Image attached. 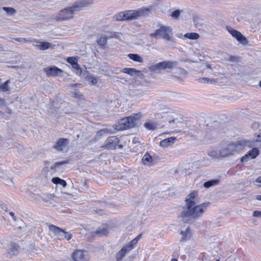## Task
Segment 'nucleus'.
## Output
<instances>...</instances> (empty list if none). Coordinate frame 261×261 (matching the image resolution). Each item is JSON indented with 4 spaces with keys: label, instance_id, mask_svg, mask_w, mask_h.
<instances>
[{
    "label": "nucleus",
    "instance_id": "bb28decb",
    "mask_svg": "<svg viewBox=\"0 0 261 261\" xmlns=\"http://www.w3.org/2000/svg\"><path fill=\"white\" fill-rule=\"evenodd\" d=\"M97 44L101 46H103L107 44V37L106 35H100L97 39Z\"/></svg>",
    "mask_w": 261,
    "mask_h": 261
},
{
    "label": "nucleus",
    "instance_id": "a18cd8bd",
    "mask_svg": "<svg viewBox=\"0 0 261 261\" xmlns=\"http://www.w3.org/2000/svg\"><path fill=\"white\" fill-rule=\"evenodd\" d=\"M111 37L116 38H118L119 37V36L118 33H113L112 35H111Z\"/></svg>",
    "mask_w": 261,
    "mask_h": 261
},
{
    "label": "nucleus",
    "instance_id": "393cba45",
    "mask_svg": "<svg viewBox=\"0 0 261 261\" xmlns=\"http://www.w3.org/2000/svg\"><path fill=\"white\" fill-rule=\"evenodd\" d=\"M128 252L124 247L119 250L116 254V258L117 260L120 261L125 255L126 253Z\"/></svg>",
    "mask_w": 261,
    "mask_h": 261
},
{
    "label": "nucleus",
    "instance_id": "473e14b6",
    "mask_svg": "<svg viewBox=\"0 0 261 261\" xmlns=\"http://www.w3.org/2000/svg\"><path fill=\"white\" fill-rule=\"evenodd\" d=\"M9 81H6L3 85H0V91L3 92H8L10 90L9 86Z\"/></svg>",
    "mask_w": 261,
    "mask_h": 261
},
{
    "label": "nucleus",
    "instance_id": "052dcab7",
    "mask_svg": "<svg viewBox=\"0 0 261 261\" xmlns=\"http://www.w3.org/2000/svg\"><path fill=\"white\" fill-rule=\"evenodd\" d=\"M171 261H177V260L175 258H173Z\"/></svg>",
    "mask_w": 261,
    "mask_h": 261
},
{
    "label": "nucleus",
    "instance_id": "6e6552de",
    "mask_svg": "<svg viewBox=\"0 0 261 261\" xmlns=\"http://www.w3.org/2000/svg\"><path fill=\"white\" fill-rule=\"evenodd\" d=\"M48 228L49 231L54 233L59 239H66L68 241L72 238V234L70 233L69 232L65 231L64 230L55 225H49Z\"/></svg>",
    "mask_w": 261,
    "mask_h": 261
},
{
    "label": "nucleus",
    "instance_id": "20e7f679",
    "mask_svg": "<svg viewBox=\"0 0 261 261\" xmlns=\"http://www.w3.org/2000/svg\"><path fill=\"white\" fill-rule=\"evenodd\" d=\"M245 147H251V143L245 140H238L228 144L220 151L219 154L222 157H225L241 150Z\"/></svg>",
    "mask_w": 261,
    "mask_h": 261
},
{
    "label": "nucleus",
    "instance_id": "412c9836",
    "mask_svg": "<svg viewBox=\"0 0 261 261\" xmlns=\"http://www.w3.org/2000/svg\"><path fill=\"white\" fill-rule=\"evenodd\" d=\"M138 236L137 238L133 239L132 241L129 242L127 244H126L125 245H124L123 247L125 248V249L128 251H129L132 249H133L136 244L138 242Z\"/></svg>",
    "mask_w": 261,
    "mask_h": 261
},
{
    "label": "nucleus",
    "instance_id": "69168bd1",
    "mask_svg": "<svg viewBox=\"0 0 261 261\" xmlns=\"http://www.w3.org/2000/svg\"><path fill=\"white\" fill-rule=\"evenodd\" d=\"M216 261H219V259H217V260H216Z\"/></svg>",
    "mask_w": 261,
    "mask_h": 261
},
{
    "label": "nucleus",
    "instance_id": "f8f14e48",
    "mask_svg": "<svg viewBox=\"0 0 261 261\" xmlns=\"http://www.w3.org/2000/svg\"><path fill=\"white\" fill-rule=\"evenodd\" d=\"M44 72L48 77L61 76L63 71L56 66H50L43 69Z\"/></svg>",
    "mask_w": 261,
    "mask_h": 261
},
{
    "label": "nucleus",
    "instance_id": "a19ab883",
    "mask_svg": "<svg viewBox=\"0 0 261 261\" xmlns=\"http://www.w3.org/2000/svg\"><path fill=\"white\" fill-rule=\"evenodd\" d=\"M210 81V79L207 77H203L199 79V82L202 83H209Z\"/></svg>",
    "mask_w": 261,
    "mask_h": 261
},
{
    "label": "nucleus",
    "instance_id": "37998d69",
    "mask_svg": "<svg viewBox=\"0 0 261 261\" xmlns=\"http://www.w3.org/2000/svg\"><path fill=\"white\" fill-rule=\"evenodd\" d=\"M253 216L261 218V212L257 211L253 212Z\"/></svg>",
    "mask_w": 261,
    "mask_h": 261
},
{
    "label": "nucleus",
    "instance_id": "2eb2a0df",
    "mask_svg": "<svg viewBox=\"0 0 261 261\" xmlns=\"http://www.w3.org/2000/svg\"><path fill=\"white\" fill-rule=\"evenodd\" d=\"M197 198V193L193 192L190 193L187 197L186 200V206L185 207H189V206L196 204V200Z\"/></svg>",
    "mask_w": 261,
    "mask_h": 261
},
{
    "label": "nucleus",
    "instance_id": "9b49d317",
    "mask_svg": "<svg viewBox=\"0 0 261 261\" xmlns=\"http://www.w3.org/2000/svg\"><path fill=\"white\" fill-rule=\"evenodd\" d=\"M226 29L231 35L235 38L241 44L246 45L248 43V42L247 38L240 32L233 29L230 27H227Z\"/></svg>",
    "mask_w": 261,
    "mask_h": 261
},
{
    "label": "nucleus",
    "instance_id": "5fc2aeb1",
    "mask_svg": "<svg viewBox=\"0 0 261 261\" xmlns=\"http://www.w3.org/2000/svg\"><path fill=\"white\" fill-rule=\"evenodd\" d=\"M206 66L208 68L212 69L211 66L208 64H206Z\"/></svg>",
    "mask_w": 261,
    "mask_h": 261
},
{
    "label": "nucleus",
    "instance_id": "3c124183",
    "mask_svg": "<svg viewBox=\"0 0 261 261\" xmlns=\"http://www.w3.org/2000/svg\"><path fill=\"white\" fill-rule=\"evenodd\" d=\"M256 181L259 183H261V176L258 177L256 178Z\"/></svg>",
    "mask_w": 261,
    "mask_h": 261
},
{
    "label": "nucleus",
    "instance_id": "e2e57ef3",
    "mask_svg": "<svg viewBox=\"0 0 261 261\" xmlns=\"http://www.w3.org/2000/svg\"><path fill=\"white\" fill-rule=\"evenodd\" d=\"M259 86L261 87V81L259 82Z\"/></svg>",
    "mask_w": 261,
    "mask_h": 261
},
{
    "label": "nucleus",
    "instance_id": "1a4fd4ad",
    "mask_svg": "<svg viewBox=\"0 0 261 261\" xmlns=\"http://www.w3.org/2000/svg\"><path fill=\"white\" fill-rule=\"evenodd\" d=\"M119 140L116 136H112L108 138L106 141V143L101 146V148H105L107 149H115L118 147L122 148L123 146L119 144Z\"/></svg>",
    "mask_w": 261,
    "mask_h": 261
},
{
    "label": "nucleus",
    "instance_id": "8fccbe9b",
    "mask_svg": "<svg viewBox=\"0 0 261 261\" xmlns=\"http://www.w3.org/2000/svg\"><path fill=\"white\" fill-rule=\"evenodd\" d=\"M216 82H217L216 80L215 79H210V81L209 82V83H212V84L216 83Z\"/></svg>",
    "mask_w": 261,
    "mask_h": 261
},
{
    "label": "nucleus",
    "instance_id": "2f4dec72",
    "mask_svg": "<svg viewBox=\"0 0 261 261\" xmlns=\"http://www.w3.org/2000/svg\"><path fill=\"white\" fill-rule=\"evenodd\" d=\"M55 197L54 194H42L41 196V198L42 201L46 203H48L50 202V200H51Z\"/></svg>",
    "mask_w": 261,
    "mask_h": 261
},
{
    "label": "nucleus",
    "instance_id": "a211bd4d",
    "mask_svg": "<svg viewBox=\"0 0 261 261\" xmlns=\"http://www.w3.org/2000/svg\"><path fill=\"white\" fill-rule=\"evenodd\" d=\"M121 72L126 73L130 76H138L141 74L140 70H137L134 68H123Z\"/></svg>",
    "mask_w": 261,
    "mask_h": 261
},
{
    "label": "nucleus",
    "instance_id": "bf43d9fd",
    "mask_svg": "<svg viewBox=\"0 0 261 261\" xmlns=\"http://www.w3.org/2000/svg\"><path fill=\"white\" fill-rule=\"evenodd\" d=\"M173 122H174V120H170L169 121V123H173Z\"/></svg>",
    "mask_w": 261,
    "mask_h": 261
},
{
    "label": "nucleus",
    "instance_id": "cd10ccee",
    "mask_svg": "<svg viewBox=\"0 0 261 261\" xmlns=\"http://www.w3.org/2000/svg\"><path fill=\"white\" fill-rule=\"evenodd\" d=\"M13 40L22 44L28 42H37V40L32 39L31 38L26 39L24 38H14Z\"/></svg>",
    "mask_w": 261,
    "mask_h": 261
},
{
    "label": "nucleus",
    "instance_id": "0eeeda50",
    "mask_svg": "<svg viewBox=\"0 0 261 261\" xmlns=\"http://www.w3.org/2000/svg\"><path fill=\"white\" fill-rule=\"evenodd\" d=\"M176 64V62L170 61H163L150 66L149 70L151 71L158 72L162 70L171 69L175 67Z\"/></svg>",
    "mask_w": 261,
    "mask_h": 261
},
{
    "label": "nucleus",
    "instance_id": "58836bf2",
    "mask_svg": "<svg viewBox=\"0 0 261 261\" xmlns=\"http://www.w3.org/2000/svg\"><path fill=\"white\" fill-rule=\"evenodd\" d=\"M66 61L72 66L77 62V59L74 57H68Z\"/></svg>",
    "mask_w": 261,
    "mask_h": 261
},
{
    "label": "nucleus",
    "instance_id": "f3484780",
    "mask_svg": "<svg viewBox=\"0 0 261 261\" xmlns=\"http://www.w3.org/2000/svg\"><path fill=\"white\" fill-rule=\"evenodd\" d=\"M36 42L39 43V44L35 45V46L41 50H44L49 48H53L54 47V44L47 42H39L38 40H37V42Z\"/></svg>",
    "mask_w": 261,
    "mask_h": 261
},
{
    "label": "nucleus",
    "instance_id": "4c0bfd02",
    "mask_svg": "<svg viewBox=\"0 0 261 261\" xmlns=\"http://www.w3.org/2000/svg\"><path fill=\"white\" fill-rule=\"evenodd\" d=\"M181 11L179 10H175L171 13L170 16L175 19H177L180 15Z\"/></svg>",
    "mask_w": 261,
    "mask_h": 261
},
{
    "label": "nucleus",
    "instance_id": "b1692460",
    "mask_svg": "<svg viewBox=\"0 0 261 261\" xmlns=\"http://www.w3.org/2000/svg\"><path fill=\"white\" fill-rule=\"evenodd\" d=\"M128 57L130 59L139 63L144 62L143 58L138 54H129L128 55Z\"/></svg>",
    "mask_w": 261,
    "mask_h": 261
},
{
    "label": "nucleus",
    "instance_id": "680f3d73",
    "mask_svg": "<svg viewBox=\"0 0 261 261\" xmlns=\"http://www.w3.org/2000/svg\"><path fill=\"white\" fill-rule=\"evenodd\" d=\"M12 68H17V66H13L11 67Z\"/></svg>",
    "mask_w": 261,
    "mask_h": 261
},
{
    "label": "nucleus",
    "instance_id": "423d86ee",
    "mask_svg": "<svg viewBox=\"0 0 261 261\" xmlns=\"http://www.w3.org/2000/svg\"><path fill=\"white\" fill-rule=\"evenodd\" d=\"M173 33L170 28L162 26L154 33L150 34L151 37H160L166 41H171L172 39Z\"/></svg>",
    "mask_w": 261,
    "mask_h": 261
},
{
    "label": "nucleus",
    "instance_id": "ea45409f",
    "mask_svg": "<svg viewBox=\"0 0 261 261\" xmlns=\"http://www.w3.org/2000/svg\"><path fill=\"white\" fill-rule=\"evenodd\" d=\"M255 136V141L258 142H261V132H259L257 134H256Z\"/></svg>",
    "mask_w": 261,
    "mask_h": 261
},
{
    "label": "nucleus",
    "instance_id": "dca6fc26",
    "mask_svg": "<svg viewBox=\"0 0 261 261\" xmlns=\"http://www.w3.org/2000/svg\"><path fill=\"white\" fill-rule=\"evenodd\" d=\"M176 140V138L174 137L168 138L161 141L160 142V146L163 148L169 147L174 143Z\"/></svg>",
    "mask_w": 261,
    "mask_h": 261
},
{
    "label": "nucleus",
    "instance_id": "603ef678",
    "mask_svg": "<svg viewBox=\"0 0 261 261\" xmlns=\"http://www.w3.org/2000/svg\"><path fill=\"white\" fill-rule=\"evenodd\" d=\"M256 199L258 200L261 201V195H256Z\"/></svg>",
    "mask_w": 261,
    "mask_h": 261
},
{
    "label": "nucleus",
    "instance_id": "e433bc0d",
    "mask_svg": "<svg viewBox=\"0 0 261 261\" xmlns=\"http://www.w3.org/2000/svg\"><path fill=\"white\" fill-rule=\"evenodd\" d=\"M160 110L162 111V113L163 114H167L171 110V109L165 105H162L160 107Z\"/></svg>",
    "mask_w": 261,
    "mask_h": 261
},
{
    "label": "nucleus",
    "instance_id": "49530a36",
    "mask_svg": "<svg viewBox=\"0 0 261 261\" xmlns=\"http://www.w3.org/2000/svg\"><path fill=\"white\" fill-rule=\"evenodd\" d=\"M1 208L5 211L7 209V205L5 203H2L1 204Z\"/></svg>",
    "mask_w": 261,
    "mask_h": 261
},
{
    "label": "nucleus",
    "instance_id": "09e8293b",
    "mask_svg": "<svg viewBox=\"0 0 261 261\" xmlns=\"http://www.w3.org/2000/svg\"><path fill=\"white\" fill-rule=\"evenodd\" d=\"M4 99L0 97V106L4 105Z\"/></svg>",
    "mask_w": 261,
    "mask_h": 261
},
{
    "label": "nucleus",
    "instance_id": "4d7b16f0",
    "mask_svg": "<svg viewBox=\"0 0 261 261\" xmlns=\"http://www.w3.org/2000/svg\"><path fill=\"white\" fill-rule=\"evenodd\" d=\"M205 137L206 138H208V139H210V138H211L210 136L209 135H208V134L205 135Z\"/></svg>",
    "mask_w": 261,
    "mask_h": 261
},
{
    "label": "nucleus",
    "instance_id": "7c9ffc66",
    "mask_svg": "<svg viewBox=\"0 0 261 261\" xmlns=\"http://www.w3.org/2000/svg\"><path fill=\"white\" fill-rule=\"evenodd\" d=\"M86 80L90 85L94 86L97 84L98 79L91 75H88L86 76Z\"/></svg>",
    "mask_w": 261,
    "mask_h": 261
},
{
    "label": "nucleus",
    "instance_id": "6ab92c4d",
    "mask_svg": "<svg viewBox=\"0 0 261 261\" xmlns=\"http://www.w3.org/2000/svg\"><path fill=\"white\" fill-rule=\"evenodd\" d=\"M153 159L148 152H146L144 154L142 159L143 164L149 166L153 165Z\"/></svg>",
    "mask_w": 261,
    "mask_h": 261
},
{
    "label": "nucleus",
    "instance_id": "c85d7f7f",
    "mask_svg": "<svg viewBox=\"0 0 261 261\" xmlns=\"http://www.w3.org/2000/svg\"><path fill=\"white\" fill-rule=\"evenodd\" d=\"M52 182L55 184H59L62 185L63 187H65L67 183L65 180L62 179L59 177H54L51 179Z\"/></svg>",
    "mask_w": 261,
    "mask_h": 261
},
{
    "label": "nucleus",
    "instance_id": "4468645a",
    "mask_svg": "<svg viewBox=\"0 0 261 261\" xmlns=\"http://www.w3.org/2000/svg\"><path fill=\"white\" fill-rule=\"evenodd\" d=\"M259 153V150L257 148L254 147L250 150L247 153L242 157V162H245L249 159H253L255 158Z\"/></svg>",
    "mask_w": 261,
    "mask_h": 261
},
{
    "label": "nucleus",
    "instance_id": "5701e85b",
    "mask_svg": "<svg viewBox=\"0 0 261 261\" xmlns=\"http://www.w3.org/2000/svg\"><path fill=\"white\" fill-rule=\"evenodd\" d=\"M93 233L94 235L101 237L109 233V231L107 227H102V228H99L96 231L93 232Z\"/></svg>",
    "mask_w": 261,
    "mask_h": 261
},
{
    "label": "nucleus",
    "instance_id": "a878e982",
    "mask_svg": "<svg viewBox=\"0 0 261 261\" xmlns=\"http://www.w3.org/2000/svg\"><path fill=\"white\" fill-rule=\"evenodd\" d=\"M219 182L220 180L218 179L210 180L205 182L204 183L203 186L205 188H209L211 187L218 185Z\"/></svg>",
    "mask_w": 261,
    "mask_h": 261
},
{
    "label": "nucleus",
    "instance_id": "79ce46f5",
    "mask_svg": "<svg viewBox=\"0 0 261 261\" xmlns=\"http://www.w3.org/2000/svg\"><path fill=\"white\" fill-rule=\"evenodd\" d=\"M67 162H57L56 163H55L54 165V168H57L61 165H64V164H67Z\"/></svg>",
    "mask_w": 261,
    "mask_h": 261
},
{
    "label": "nucleus",
    "instance_id": "aec40b11",
    "mask_svg": "<svg viewBox=\"0 0 261 261\" xmlns=\"http://www.w3.org/2000/svg\"><path fill=\"white\" fill-rule=\"evenodd\" d=\"M180 234L181 235L180 241L189 240L191 237V230L189 227H187L185 231H181Z\"/></svg>",
    "mask_w": 261,
    "mask_h": 261
},
{
    "label": "nucleus",
    "instance_id": "9d476101",
    "mask_svg": "<svg viewBox=\"0 0 261 261\" xmlns=\"http://www.w3.org/2000/svg\"><path fill=\"white\" fill-rule=\"evenodd\" d=\"M71 257L73 261H89L90 258L87 251L80 249L73 251Z\"/></svg>",
    "mask_w": 261,
    "mask_h": 261
},
{
    "label": "nucleus",
    "instance_id": "f704fd0d",
    "mask_svg": "<svg viewBox=\"0 0 261 261\" xmlns=\"http://www.w3.org/2000/svg\"><path fill=\"white\" fill-rule=\"evenodd\" d=\"M3 9L8 15H13L16 13V10L11 7H3Z\"/></svg>",
    "mask_w": 261,
    "mask_h": 261
},
{
    "label": "nucleus",
    "instance_id": "7ed1b4c3",
    "mask_svg": "<svg viewBox=\"0 0 261 261\" xmlns=\"http://www.w3.org/2000/svg\"><path fill=\"white\" fill-rule=\"evenodd\" d=\"M208 205L209 203L206 202L199 205L195 204L183 207L180 214L182 220L186 222L189 219H196L201 217Z\"/></svg>",
    "mask_w": 261,
    "mask_h": 261
},
{
    "label": "nucleus",
    "instance_id": "0e129e2a",
    "mask_svg": "<svg viewBox=\"0 0 261 261\" xmlns=\"http://www.w3.org/2000/svg\"><path fill=\"white\" fill-rule=\"evenodd\" d=\"M77 138H79V137H80L79 135H77Z\"/></svg>",
    "mask_w": 261,
    "mask_h": 261
},
{
    "label": "nucleus",
    "instance_id": "c756f323",
    "mask_svg": "<svg viewBox=\"0 0 261 261\" xmlns=\"http://www.w3.org/2000/svg\"><path fill=\"white\" fill-rule=\"evenodd\" d=\"M184 37L191 40H197L199 38V35L196 33H187L184 35Z\"/></svg>",
    "mask_w": 261,
    "mask_h": 261
},
{
    "label": "nucleus",
    "instance_id": "f03ea898",
    "mask_svg": "<svg viewBox=\"0 0 261 261\" xmlns=\"http://www.w3.org/2000/svg\"><path fill=\"white\" fill-rule=\"evenodd\" d=\"M150 12V10L147 8L126 10L116 14L113 19L116 21H131L138 19L141 17L146 16Z\"/></svg>",
    "mask_w": 261,
    "mask_h": 261
},
{
    "label": "nucleus",
    "instance_id": "864d4df0",
    "mask_svg": "<svg viewBox=\"0 0 261 261\" xmlns=\"http://www.w3.org/2000/svg\"><path fill=\"white\" fill-rule=\"evenodd\" d=\"M6 113L9 114H11V110L9 109V108H7V110H6Z\"/></svg>",
    "mask_w": 261,
    "mask_h": 261
},
{
    "label": "nucleus",
    "instance_id": "4be33fe9",
    "mask_svg": "<svg viewBox=\"0 0 261 261\" xmlns=\"http://www.w3.org/2000/svg\"><path fill=\"white\" fill-rule=\"evenodd\" d=\"M18 246L14 243H10L8 246L7 251L11 255L15 254L17 252Z\"/></svg>",
    "mask_w": 261,
    "mask_h": 261
},
{
    "label": "nucleus",
    "instance_id": "6e6d98bb",
    "mask_svg": "<svg viewBox=\"0 0 261 261\" xmlns=\"http://www.w3.org/2000/svg\"><path fill=\"white\" fill-rule=\"evenodd\" d=\"M10 215L12 216L13 218L14 217V214L13 212H10Z\"/></svg>",
    "mask_w": 261,
    "mask_h": 261
},
{
    "label": "nucleus",
    "instance_id": "f257e3e1",
    "mask_svg": "<svg viewBox=\"0 0 261 261\" xmlns=\"http://www.w3.org/2000/svg\"><path fill=\"white\" fill-rule=\"evenodd\" d=\"M92 0H80L76 2L70 7H68L61 10L58 14L54 17V19L57 21H63L72 19L75 12L90 5Z\"/></svg>",
    "mask_w": 261,
    "mask_h": 261
},
{
    "label": "nucleus",
    "instance_id": "72a5a7b5",
    "mask_svg": "<svg viewBox=\"0 0 261 261\" xmlns=\"http://www.w3.org/2000/svg\"><path fill=\"white\" fill-rule=\"evenodd\" d=\"M112 133L111 132V131L110 130H109V129L103 128V129H102L99 130L97 133V136L98 137H101L103 135H108V134H112Z\"/></svg>",
    "mask_w": 261,
    "mask_h": 261
},
{
    "label": "nucleus",
    "instance_id": "13d9d810",
    "mask_svg": "<svg viewBox=\"0 0 261 261\" xmlns=\"http://www.w3.org/2000/svg\"><path fill=\"white\" fill-rule=\"evenodd\" d=\"M77 85V84H74V85H72V87H76Z\"/></svg>",
    "mask_w": 261,
    "mask_h": 261
},
{
    "label": "nucleus",
    "instance_id": "c03bdc74",
    "mask_svg": "<svg viewBox=\"0 0 261 261\" xmlns=\"http://www.w3.org/2000/svg\"><path fill=\"white\" fill-rule=\"evenodd\" d=\"M72 66L73 68L75 69L76 70L81 71L80 66L77 64V62L75 64L73 65Z\"/></svg>",
    "mask_w": 261,
    "mask_h": 261
},
{
    "label": "nucleus",
    "instance_id": "39448f33",
    "mask_svg": "<svg viewBox=\"0 0 261 261\" xmlns=\"http://www.w3.org/2000/svg\"><path fill=\"white\" fill-rule=\"evenodd\" d=\"M142 117L141 113L133 114L132 115L121 119L116 125L115 128L118 130L134 127L138 120Z\"/></svg>",
    "mask_w": 261,
    "mask_h": 261
},
{
    "label": "nucleus",
    "instance_id": "ddd939ff",
    "mask_svg": "<svg viewBox=\"0 0 261 261\" xmlns=\"http://www.w3.org/2000/svg\"><path fill=\"white\" fill-rule=\"evenodd\" d=\"M68 144L69 141L68 139L60 138L56 141L53 146V147L57 151H63L67 148Z\"/></svg>",
    "mask_w": 261,
    "mask_h": 261
},
{
    "label": "nucleus",
    "instance_id": "c9c22d12",
    "mask_svg": "<svg viewBox=\"0 0 261 261\" xmlns=\"http://www.w3.org/2000/svg\"><path fill=\"white\" fill-rule=\"evenodd\" d=\"M144 127L147 129L153 130L156 128V125L152 122H147L144 123Z\"/></svg>",
    "mask_w": 261,
    "mask_h": 261
},
{
    "label": "nucleus",
    "instance_id": "de8ad7c7",
    "mask_svg": "<svg viewBox=\"0 0 261 261\" xmlns=\"http://www.w3.org/2000/svg\"><path fill=\"white\" fill-rule=\"evenodd\" d=\"M179 72H180V73H181L185 75L187 74V72L183 69H179Z\"/></svg>",
    "mask_w": 261,
    "mask_h": 261
}]
</instances>
